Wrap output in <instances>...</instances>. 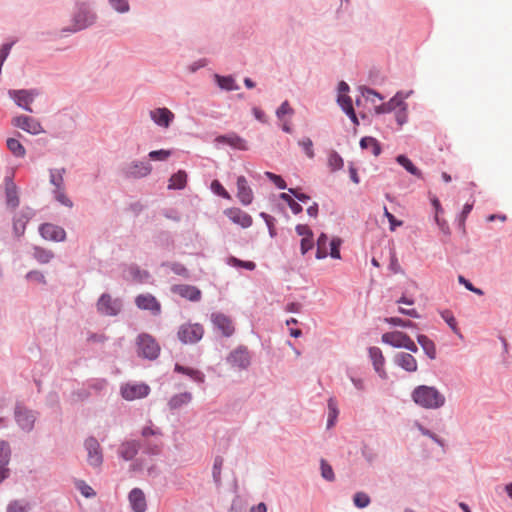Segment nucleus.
<instances>
[{"mask_svg":"<svg viewBox=\"0 0 512 512\" xmlns=\"http://www.w3.org/2000/svg\"><path fill=\"white\" fill-rule=\"evenodd\" d=\"M412 401L419 407L437 410L446 403V398L435 386L418 385L411 392Z\"/></svg>","mask_w":512,"mask_h":512,"instance_id":"obj_1","label":"nucleus"},{"mask_svg":"<svg viewBox=\"0 0 512 512\" xmlns=\"http://www.w3.org/2000/svg\"><path fill=\"white\" fill-rule=\"evenodd\" d=\"M140 450L143 451L140 439H125L118 446V457L124 461H132L129 467L131 472H141L146 467L144 458H136Z\"/></svg>","mask_w":512,"mask_h":512,"instance_id":"obj_2","label":"nucleus"},{"mask_svg":"<svg viewBox=\"0 0 512 512\" xmlns=\"http://www.w3.org/2000/svg\"><path fill=\"white\" fill-rule=\"evenodd\" d=\"M160 351L159 343L150 334L141 333L137 336L136 352L138 357L153 361L159 357Z\"/></svg>","mask_w":512,"mask_h":512,"instance_id":"obj_3","label":"nucleus"},{"mask_svg":"<svg viewBox=\"0 0 512 512\" xmlns=\"http://www.w3.org/2000/svg\"><path fill=\"white\" fill-rule=\"evenodd\" d=\"M14 418L18 427L29 433L34 429L37 412L17 403L14 408Z\"/></svg>","mask_w":512,"mask_h":512,"instance_id":"obj_4","label":"nucleus"},{"mask_svg":"<svg viewBox=\"0 0 512 512\" xmlns=\"http://www.w3.org/2000/svg\"><path fill=\"white\" fill-rule=\"evenodd\" d=\"M226 363L234 369H248L251 365V355L248 348L244 345H239L227 355Z\"/></svg>","mask_w":512,"mask_h":512,"instance_id":"obj_5","label":"nucleus"},{"mask_svg":"<svg viewBox=\"0 0 512 512\" xmlns=\"http://www.w3.org/2000/svg\"><path fill=\"white\" fill-rule=\"evenodd\" d=\"M204 329L201 324L187 322L182 324L178 330V338L183 344H194L203 337Z\"/></svg>","mask_w":512,"mask_h":512,"instance_id":"obj_6","label":"nucleus"},{"mask_svg":"<svg viewBox=\"0 0 512 512\" xmlns=\"http://www.w3.org/2000/svg\"><path fill=\"white\" fill-rule=\"evenodd\" d=\"M162 433L159 428H152L146 426L141 430L143 454L153 456L160 453V444L155 440L149 439L151 436H161Z\"/></svg>","mask_w":512,"mask_h":512,"instance_id":"obj_7","label":"nucleus"},{"mask_svg":"<svg viewBox=\"0 0 512 512\" xmlns=\"http://www.w3.org/2000/svg\"><path fill=\"white\" fill-rule=\"evenodd\" d=\"M96 20V15L90 11L85 4L78 6V11L73 17L72 28L69 29L71 32H76L87 28L92 25Z\"/></svg>","mask_w":512,"mask_h":512,"instance_id":"obj_8","label":"nucleus"},{"mask_svg":"<svg viewBox=\"0 0 512 512\" xmlns=\"http://www.w3.org/2000/svg\"><path fill=\"white\" fill-rule=\"evenodd\" d=\"M84 448L87 451V462L90 466L97 468L103 463V454L98 440L90 436L84 442Z\"/></svg>","mask_w":512,"mask_h":512,"instance_id":"obj_9","label":"nucleus"},{"mask_svg":"<svg viewBox=\"0 0 512 512\" xmlns=\"http://www.w3.org/2000/svg\"><path fill=\"white\" fill-rule=\"evenodd\" d=\"M121 396L127 401L145 398L150 393V387L145 383H127L121 386Z\"/></svg>","mask_w":512,"mask_h":512,"instance_id":"obj_10","label":"nucleus"},{"mask_svg":"<svg viewBox=\"0 0 512 512\" xmlns=\"http://www.w3.org/2000/svg\"><path fill=\"white\" fill-rule=\"evenodd\" d=\"M11 459V446L8 441L0 440V484L10 476L8 467Z\"/></svg>","mask_w":512,"mask_h":512,"instance_id":"obj_11","label":"nucleus"},{"mask_svg":"<svg viewBox=\"0 0 512 512\" xmlns=\"http://www.w3.org/2000/svg\"><path fill=\"white\" fill-rule=\"evenodd\" d=\"M98 310L106 316H115L121 310V302L117 299H112L109 294H103L97 303Z\"/></svg>","mask_w":512,"mask_h":512,"instance_id":"obj_12","label":"nucleus"},{"mask_svg":"<svg viewBox=\"0 0 512 512\" xmlns=\"http://www.w3.org/2000/svg\"><path fill=\"white\" fill-rule=\"evenodd\" d=\"M224 214L235 224L242 228H248L252 225V217L237 207L227 208L224 210Z\"/></svg>","mask_w":512,"mask_h":512,"instance_id":"obj_13","label":"nucleus"},{"mask_svg":"<svg viewBox=\"0 0 512 512\" xmlns=\"http://www.w3.org/2000/svg\"><path fill=\"white\" fill-rule=\"evenodd\" d=\"M39 232L41 236L46 240L59 242L64 241L66 238V232L63 228L50 223L41 225Z\"/></svg>","mask_w":512,"mask_h":512,"instance_id":"obj_14","label":"nucleus"},{"mask_svg":"<svg viewBox=\"0 0 512 512\" xmlns=\"http://www.w3.org/2000/svg\"><path fill=\"white\" fill-rule=\"evenodd\" d=\"M237 198L244 206L250 205L254 199V194L251 187L244 176L237 178Z\"/></svg>","mask_w":512,"mask_h":512,"instance_id":"obj_15","label":"nucleus"},{"mask_svg":"<svg viewBox=\"0 0 512 512\" xmlns=\"http://www.w3.org/2000/svg\"><path fill=\"white\" fill-rule=\"evenodd\" d=\"M13 124L31 134H39L43 132L41 124L36 119L29 116L15 117L13 119Z\"/></svg>","mask_w":512,"mask_h":512,"instance_id":"obj_16","label":"nucleus"},{"mask_svg":"<svg viewBox=\"0 0 512 512\" xmlns=\"http://www.w3.org/2000/svg\"><path fill=\"white\" fill-rule=\"evenodd\" d=\"M9 94L18 106L22 107L26 111L32 112L30 104L33 102L34 96L36 95L33 91L12 90Z\"/></svg>","mask_w":512,"mask_h":512,"instance_id":"obj_17","label":"nucleus"},{"mask_svg":"<svg viewBox=\"0 0 512 512\" xmlns=\"http://www.w3.org/2000/svg\"><path fill=\"white\" fill-rule=\"evenodd\" d=\"M150 117L158 126L168 128L174 114L168 108H156L150 111Z\"/></svg>","mask_w":512,"mask_h":512,"instance_id":"obj_18","label":"nucleus"},{"mask_svg":"<svg viewBox=\"0 0 512 512\" xmlns=\"http://www.w3.org/2000/svg\"><path fill=\"white\" fill-rule=\"evenodd\" d=\"M131 508L134 512H145L147 509L146 499L143 491L133 488L128 495Z\"/></svg>","mask_w":512,"mask_h":512,"instance_id":"obj_19","label":"nucleus"},{"mask_svg":"<svg viewBox=\"0 0 512 512\" xmlns=\"http://www.w3.org/2000/svg\"><path fill=\"white\" fill-rule=\"evenodd\" d=\"M394 363L410 373L416 372L418 368L416 359L411 354L406 352L397 353L394 356Z\"/></svg>","mask_w":512,"mask_h":512,"instance_id":"obj_20","label":"nucleus"},{"mask_svg":"<svg viewBox=\"0 0 512 512\" xmlns=\"http://www.w3.org/2000/svg\"><path fill=\"white\" fill-rule=\"evenodd\" d=\"M152 170L148 162H133L125 168V175L133 178L145 177Z\"/></svg>","mask_w":512,"mask_h":512,"instance_id":"obj_21","label":"nucleus"},{"mask_svg":"<svg viewBox=\"0 0 512 512\" xmlns=\"http://www.w3.org/2000/svg\"><path fill=\"white\" fill-rule=\"evenodd\" d=\"M172 292L190 301H198L201 298V291L192 285H175L172 287Z\"/></svg>","mask_w":512,"mask_h":512,"instance_id":"obj_22","label":"nucleus"},{"mask_svg":"<svg viewBox=\"0 0 512 512\" xmlns=\"http://www.w3.org/2000/svg\"><path fill=\"white\" fill-rule=\"evenodd\" d=\"M135 302L140 309L150 310L154 315L160 312V304L151 294L139 295Z\"/></svg>","mask_w":512,"mask_h":512,"instance_id":"obj_23","label":"nucleus"},{"mask_svg":"<svg viewBox=\"0 0 512 512\" xmlns=\"http://www.w3.org/2000/svg\"><path fill=\"white\" fill-rule=\"evenodd\" d=\"M174 372L184 374L197 383H203L205 381V375L203 372L198 369L183 366L179 363L175 364Z\"/></svg>","mask_w":512,"mask_h":512,"instance_id":"obj_24","label":"nucleus"},{"mask_svg":"<svg viewBox=\"0 0 512 512\" xmlns=\"http://www.w3.org/2000/svg\"><path fill=\"white\" fill-rule=\"evenodd\" d=\"M406 334L400 331L387 332L382 335V342L395 348H402Z\"/></svg>","mask_w":512,"mask_h":512,"instance_id":"obj_25","label":"nucleus"},{"mask_svg":"<svg viewBox=\"0 0 512 512\" xmlns=\"http://www.w3.org/2000/svg\"><path fill=\"white\" fill-rule=\"evenodd\" d=\"M337 101L345 113L350 117L355 125H358V119L353 109L352 100L347 94L338 95Z\"/></svg>","mask_w":512,"mask_h":512,"instance_id":"obj_26","label":"nucleus"},{"mask_svg":"<svg viewBox=\"0 0 512 512\" xmlns=\"http://www.w3.org/2000/svg\"><path fill=\"white\" fill-rule=\"evenodd\" d=\"M29 217L24 212H19L13 219V231L17 237L24 234Z\"/></svg>","mask_w":512,"mask_h":512,"instance_id":"obj_27","label":"nucleus"},{"mask_svg":"<svg viewBox=\"0 0 512 512\" xmlns=\"http://www.w3.org/2000/svg\"><path fill=\"white\" fill-rule=\"evenodd\" d=\"M192 399V395L189 392H183L172 396L168 402V406L171 410L181 408L183 405L188 404Z\"/></svg>","mask_w":512,"mask_h":512,"instance_id":"obj_28","label":"nucleus"},{"mask_svg":"<svg viewBox=\"0 0 512 512\" xmlns=\"http://www.w3.org/2000/svg\"><path fill=\"white\" fill-rule=\"evenodd\" d=\"M6 204L12 209H15L19 205L17 187L13 182L6 184Z\"/></svg>","mask_w":512,"mask_h":512,"instance_id":"obj_29","label":"nucleus"},{"mask_svg":"<svg viewBox=\"0 0 512 512\" xmlns=\"http://www.w3.org/2000/svg\"><path fill=\"white\" fill-rule=\"evenodd\" d=\"M187 183V173L183 170H179L177 173L173 174L169 179L168 188L169 189H183Z\"/></svg>","mask_w":512,"mask_h":512,"instance_id":"obj_30","label":"nucleus"},{"mask_svg":"<svg viewBox=\"0 0 512 512\" xmlns=\"http://www.w3.org/2000/svg\"><path fill=\"white\" fill-rule=\"evenodd\" d=\"M418 343L422 347L424 353L430 358L435 359L436 358V347L432 340H430L425 335H418L417 337Z\"/></svg>","mask_w":512,"mask_h":512,"instance_id":"obj_31","label":"nucleus"},{"mask_svg":"<svg viewBox=\"0 0 512 512\" xmlns=\"http://www.w3.org/2000/svg\"><path fill=\"white\" fill-rule=\"evenodd\" d=\"M362 149L369 150L374 156H379L381 153L380 143L373 137H363L360 140Z\"/></svg>","mask_w":512,"mask_h":512,"instance_id":"obj_32","label":"nucleus"},{"mask_svg":"<svg viewBox=\"0 0 512 512\" xmlns=\"http://www.w3.org/2000/svg\"><path fill=\"white\" fill-rule=\"evenodd\" d=\"M215 80L218 86L226 91L238 90L239 86L236 84L235 79L232 76H220L215 75Z\"/></svg>","mask_w":512,"mask_h":512,"instance_id":"obj_33","label":"nucleus"},{"mask_svg":"<svg viewBox=\"0 0 512 512\" xmlns=\"http://www.w3.org/2000/svg\"><path fill=\"white\" fill-rule=\"evenodd\" d=\"M396 161L402 166L404 167L409 173H411L412 175L418 177V178H422V173L421 171L412 163V161L407 158L406 156L404 155H399L397 156L396 158Z\"/></svg>","mask_w":512,"mask_h":512,"instance_id":"obj_34","label":"nucleus"},{"mask_svg":"<svg viewBox=\"0 0 512 512\" xmlns=\"http://www.w3.org/2000/svg\"><path fill=\"white\" fill-rule=\"evenodd\" d=\"M369 357L373 362V366L377 372H380L384 365V357L382 351L378 347L369 348Z\"/></svg>","mask_w":512,"mask_h":512,"instance_id":"obj_35","label":"nucleus"},{"mask_svg":"<svg viewBox=\"0 0 512 512\" xmlns=\"http://www.w3.org/2000/svg\"><path fill=\"white\" fill-rule=\"evenodd\" d=\"M214 332L224 337H230L235 332L233 322H213Z\"/></svg>","mask_w":512,"mask_h":512,"instance_id":"obj_36","label":"nucleus"},{"mask_svg":"<svg viewBox=\"0 0 512 512\" xmlns=\"http://www.w3.org/2000/svg\"><path fill=\"white\" fill-rule=\"evenodd\" d=\"M327 243L328 236L325 233L320 234V236L317 239V259H324L328 256Z\"/></svg>","mask_w":512,"mask_h":512,"instance_id":"obj_37","label":"nucleus"},{"mask_svg":"<svg viewBox=\"0 0 512 512\" xmlns=\"http://www.w3.org/2000/svg\"><path fill=\"white\" fill-rule=\"evenodd\" d=\"M64 173V168L50 171V182L55 186V190L64 188Z\"/></svg>","mask_w":512,"mask_h":512,"instance_id":"obj_38","label":"nucleus"},{"mask_svg":"<svg viewBox=\"0 0 512 512\" xmlns=\"http://www.w3.org/2000/svg\"><path fill=\"white\" fill-rule=\"evenodd\" d=\"M30 505L24 500H12L6 507V512H29Z\"/></svg>","mask_w":512,"mask_h":512,"instance_id":"obj_39","label":"nucleus"},{"mask_svg":"<svg viewBox=\"0 0 512 512\" xmlns=\"http://www.w3.org/2000/svg\"><path fill=\"white\" fill-rule=\"evenodd\" d=\"M328 166L332 172H335L343 168L344 161L336 151L330 152L328 156Z\"/></svg>","mask_w":512,"mask_h":512,"instance_id":"obj_40","label":"nucleus"},{"mask_svg":"<svg viewBox=\"0 0 512 512\" xmlns=\"http://www.w3.org/2000/svg\"><path fill=\"white\" fill-rule=\"evenodd\" d=\"M414 425L423 436L429 437L430 439H432L436 444H438L441 447L444 446V440L441 439L438 435H436L431 430L424 427L420 422L416 421Z\"/></svg>","mask_w":512,"mask_h":512,"instance_id":"obj_41","label":"nucleus"},{"mask_svg":"<svg viewBox=\"0 0 512 512\" xmlns=\"http://www.w3.org/2000/svg\"><path fill=\"white\" fill-rule=\"evenodd\" d=\"M223 466V458L221 456H217L214 459L213 468H212V477L216 484V486L221 485V470Z\"/></svg>","mask_w":512,"mask_h":512,"instance_id":"obj_42","label":"nucleus"},{"mask_svg":"<svg viewBox=\"0 0 512 512\" xmlns=\"http://www.w3.org/2000/svg\"><path fill=\"white\" fill-rule=\"evenodd\" d=\"M7 147L16 157H23L26 153L23 145L14 138H9L7 140Z\"/></svg>","mask_w":512,"mask_h":512,"instance_id":"obj_43","label":"nucleus"},{"mask_svg":"<svg viewBox=\"0 0 512 512\" xmlns=\"http://www.w3.org/2000/svg\"><path fill=\"white\" fill-rule=\"evenodd\" d=\"M53 253L50 250H46L41 247H35L34 249V257L35 259L42 263L46 264L53 258Z\"/></svg>","mask_w":512,"mask_h":512,"instance_id":"obj_44","label":"nucleus"},{"mask_svg":"<svg viewBox=\"0 0 512 512\" xmlns=\"http://www.w3.org/2000/svg\"><path fill=\"white\" fill-rule=\"evenodd\" d=\"M320 469H321V476L325 480H327L329 482H332L335 480V474H334L333 468L325 459L320 460Z\"/></svg>","mask_w":512,"mask_h":512,"instance_id":"obj_45","label":"nucleus"},{"mask_svg":"<svg viewBox=\"0 0 512 512\" xmlns=\"http://www.w3.org/2000/svg\"><path fill=\"white\" fill-rule=\"evenodd\" d=\"M370 502L371 499L369 495L365 492H357L353 496V503L359 509L366 508L370 504Z\"/></svg>","mask_w":512,"mask_h":512,"instance_id":"obj_46","label":"nucleus"},{"mask_svg":"<svg viewBox=\"0 0 512 512\" xmlns=\"http://www.w3.org/2000/svg\"><path fill=\"white\" fill-rule=\"evenodd\" d=\"M328 409H329V414H328V419H327V427L329 428L335 424V420L338 416L337 403L334 400V398H330L328 400Z\"/></svg>","mask_w":512,"mask_h":512,"instance_id":"obj_47","label":"nucleus"},{"mask_svg":"<svg viewBox=\"0 0 512 512\" xmlns=\"http://www.w3.org/2000/svg\"><path fill=\"white\" fill-rule=\"evenodd\" d=\"M76 488L85 498H93L96 496L94 489L88 485L84 480H78L76 482Z\"/></svg>","mask_w":512,"mask_h":512,"instance_id":"obj_48","label":"nucleus"},{"mask_svg":"<svg viewBox=\"0 0 512 512\" xmlns=\"http://www.w3.org/2000/svg\"><path fill=\"white\" fill-rule=\"evenodd\" d=\"M408 97V94L407 95H403L402 93H397L390 101L389 103L387 104L388 108L387 109H382V108H378L377 109V112L380 113V112H385V111H389L395 107H398L400 105L403 104V100L405 98Z\"/></svg>","mask_w":512,"mask_h":512,"instance_id":"obj_49","label":"nucleus"},{"mask_svg":"<svg viewBox=\"0 0 512 512\" xmlns=\"http://www.w3.org/2000/svg\"><path fill=\"white\" fill-rule=\"evenodd\" d=\"M128 270L132 279L138 282H143L149 277V273L147 271H142L137 266H130Z\"/></svg>","mask_w":512,"mask_h":512,"instance_id":"obj_50","label":"nucleus"},{"mask_svg":"<svg viewBox=\"0 0 512 512\" xmlns=\"http://www.w3.org/2000/svg\"><path fill=\"white\" fill-rule=\"evenodd\" d=\"M112 8L118 13H127L130 10L128 0H108Z\"/></svg>","mask_w":512,"mask_h":512,"instance_id":"obj_51","label":"nucleus"},{"mask_svg":"<svg viewBox=\"0 0 512 512\" xmlns=\"http://www.w3.org/2000/svg\"><path fill=\"white\" fill-rule=\"evenodd\" d=\"M280 198L287 202L294 214H299L302 211V206L297 203L288 193H282Z\"/></svg>","mask_w":512,"mask_h":512,"instance_id":"obj_52","label":"nucleus"},{"mask_svg":"<svg viewBox=\"0 0 512 512\" xmlns=\"http://www.w3.org/2000/svg\"><path fill=\"white\" fill-rule=\"evenodd\" d=\"M211 190L225 199L230 200L231 195L227 192V190L222 186V184L218 180H213L211 183Z\"/></svg>","mask_w":512,"mask_h":512,"instance_id":"obj_53","label":"nucleus"},{"mask_svg":"<svg viewBox=\"0 0 512 512\" xmlns=\"http://www.w3.org/2000/svg\"><path fill=\"white\" fill-rule=\"evenodd\" d=\"M341 239L340 238H333L330 241V252H328V255H330L334 259H340V246H341Z\"/></svg>","mask_w":512,"mask_h":512,"instance_id":"obj_54","label":"nucleus"},{"mask_svg":"<svg viewBox=\"0 0 512 512\" xmlns=\"http://www.w3.org/2000/svg\"><path fill=\"white\" fill-rule=\"evenodd\" d=\"M298 144L302 147L308 158L312 159L314 157L313 142L310 138H303Z\"/></svg>","mask_w":512,"mask_h":512,"instance_id":"obj_55","label":"nucleus"},{"mask_svg":"<svg viewBox=\"0 0 512 512\" xmlns=\"http://www.w3.org/2000/svg\"><path fill=\"white\" fill-rule=\"evenodd\" d=\"M55 198L58 202H60L62 205L67 206L71 208L73 206L72 201L68 198V196L65 194V189H58L54 190Z\"/></svg>","mask_w":512,"mask_h":512,"instance_id":"obj_56","label":"nucleus"},{"mask_svg":"<svg viewBox=\"0 0 512 512\" xmlns=\"http://www.w3.org/2000/svg\"><path fill=\"white\" fill-rule=\"evenodd\" d=\"M361 455L369 464H372L377 458L376 452L367 445L362 447Z\"/></svg>","mask_w":512,"mask_h":512,"instance_id":"obj_57","label":"nucleus"},{"mask_svg":"<svg viewBox=\"0 0 512 512\" xmlns=\"http://www.w3.org/2000/svg\"><path fill=\"white\" fill-rule=\"evenodd\" d=\"M294 110L288 101H284L276 111L277 117L282 120L284 115H293Z\"/></svg>","mask_w":512,"mask_h":512,"instance_id":"obj_58","label":"nucleus"},{"mask_svg":"<svg viewBox=\"0 0 512 512\" xmlns=\"http://www.w3.org/2000/svg\"><path fill=\"white\" fill-rule=\"evenodd\" d=\"M265 176L272 181L275 186L279 189H285L286 188V182L283 180V178L279 175H276L272 172H265Z\"/></svg>","mask_w":512,"mask_h":512,"instance_id":"obj_59","label":"nucleus"},{"mask_svg":"<svg viewBox=\"0 0 512 512\" xmlns=\"http://www.w3.org/2000/svg\"><path fill=\"white\" fill-rule=\"evenodd\" d=\"M313 247H314L313 236H307V237H304L301 239L300 250L303 255L306 254Z\"/></svg>","mask_w":512,"mask_h":512,"instance_id":"obj_60","label":"nucleus"},{"mask_svg":"<svg viewBox=\"0 0 512 512\" xmlns=\"http://www.w3.org/2000/svg\"><path fill=\"white\" fill-rule=\"evenodd\" d=\"M171 155L169 150H154L149 153L152 160L164 161Z\"/></svg>","mask_w":512,"mask_h":512,"instance_id":"obj_61","label":"nucleus"},{"mask_svg":"<svg viewBox=\"0 0 512 512\" xmlns=\"http://www.w3.org/2000/svg\"><path fill=\"white\" fill-rule=\"evenodd\" d=\"M223 139L228 144H230L231 146H233L235 148L242 149V150L246 149V142L243 139H241L240 137H237V136L230 137V138L223 137Z\"/></svg>","mask_w":512,"mask_h":512,"instance_id":"obj_62","label":"nucleus"},{"mask_svg":"<svg viewBox=\"0 0 512 512\" xmlns=\"http://www.w3.org/2000/svg\"><path fill=\"white\" fill-rule=\"evenodd\" d=\"M107 385V381L105 379H92L88 382V387L95 390L101 391Z\"/></svg>","mask_w":512,"mask_h":512,"instance_id":"obj_63","label":"nucleus"},{"mask_svg":"<svg viewBox=\"0 0 512 512\" xmlns=\"http://www.w3.org/2000/svg\"><path fill=\"white\" fill-rule=\"evenodd\" d=\"M384 215L385 217L388 219L389 223H390V230L391 231H394L396 229L397 226H401L402 225V221H398L396 220V218L394 217L393 214H391L387 207H384Z\"/></svg>","mask_w":512,"mask_h":512,"instance_id":"obj_64","label":"nucleus"}]
</instances>
